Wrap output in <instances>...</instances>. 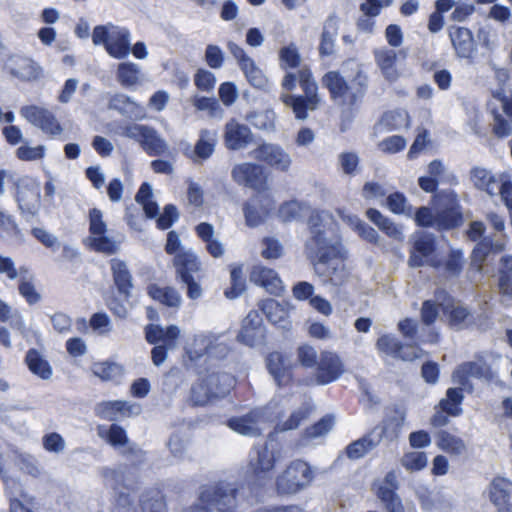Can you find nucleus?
Instances as JSON below:
<instances>
[{"label":"nucleus","mask_w":512,"mask_h":512,"mask_svg":"<svg viewBox=\"0 0 512 512\" xmlns=\"http://www.w3.org/2000/svg\"><path fill=\"white\" fill-rule=\"evenodd\" d=\"M301 56L294 44L284 46L279 50L280 68L286 71L281 86L286 91H293L299 83L303 95L282 94L280 100L290 107L298 120H305L308 111L316 110L321 103L318 85L308 65L300 66Z\"/></svg>","instance_id":"obj_1"},{"label":"nucleus","mask_w":512,"mask_h":512,"mask_svg":"<svg viewBox=\"0 0 512 512\" xmlns=\"http://www.w3.org/2000/svg\"><path fill=\"white\" fill-rule=\"evenodd\" d=\"M397 328L405 339L413 342L403 343L391 334H383L377 339L376 348L381 353L405 362H413L425 353L421 344L439 341V333L434 329L428 332L426 338L418 337V323L410 317L400 320Z\"/></svg>","instance_id":"obj_2"},{"label":"nucleus","mask_w":512,"mask_h":512,"mask_svg":"<svg viewBox=\"0 0 512 512\" xmlns=\"http://www.w3.org/2000/svg\"><path fill=\"white\" fill-rule=\"evenodd\" d=\"M368 76L358 71L349 83L337 70L326 72L321 77V85L327 89L332 102L349 111L356 110L368 91Z\"/></svg>","instance_id":"obj_3"},{"label":"nucleus","mask_w":512,"mask_h":512,"mask_svg":"<svg viewBox=\"0 0 512 512\" xmlns=\"http://www.w3.org/2000/svg\"><path fill=\"white\" fill-rule=\"evenodd\" d=\"M104 485L112 491L114 512H135L131 492L137 489V481L125 466L104 467L101 470Z\"/></svg>","instance_id":"obj_4"},{"label":"nucleus","mask_w":512,"mask_h":512,"mask_svg":"<svg viewBox=\"0 0 512 512\" xmlns=\"http://www.w3.org/2000/svg\"><path fill=\"white\" fill-rule=\"evenodd\" d=\"M237 489L226 482L204 485L197 502L183 512H235Z\"/></svg>","instance_id":"obj_5"},{"label":"nucleus","mask_w":512,"mask_h":512,"mask_svg":"<svg viewBox=\"0 0 512 512\" xmlns=\"http://www.w3.org/2000/svg\"><path fill=\"white\" fill-rule=\"evenodd\" d=\"M301 209V204L295 200L286 201L276 209L268 177L264 175V169L258 165V224L274 214L281 221L290 222L300 216Z\"/></svg>","instance_id":"obj_6"},{"label":"nucleus","mask_w":512,"mask_h":512,"mask_svg":"<svg viewBox=\"0 0 512 512\" xmlns=\"http://www.w3.org/2000/svg\"><path fill=\"white\" fill-rule=\"evenodd\" d=\"M315 477L311 465L295 459L275 477L274 490L278 496H293L308 488Z\"/></svg>","instance_id":"obj_7"},{"label":"nucleus","mask_w":512,"mask_h":512,"mask_svg":"<svg viewBox=\"0 0 512 512\" xmlns=\"http://www.w3.org/2000/svg\"><path fill=\"white\" fill-rule=\"evenodd\" d=\"M312 236L306 243V249L311 259L317 260L318 263L325 265H334L333 272L339 266L344 267L346 254L339 244L329 243L325 237L324 231L320 229H313Z\"/></svg>","instance_id":"obj_8"},{"label":"nucleus","mask_w":512,"mask_h":512,"mask_svg":"<svg viewBox=\"0 0 512 512\" xmlns=\"http://www.w3.org/2000/svg\"><path fill=\"white\" fill-rule=\"evenodd\" d=\"M436 229L450 231L464 223L463 209L454 191L441 192L435 196Z\"/></svg>","instance_id":"obj_9"},{"label":"nucleus","mask_w":512,"mask_h":512,"mask_svg":"<svg viewBox=\"0 0 512 512\" xmlns=\"http://www.w3.org/2000/svg\"><path fill=\"white\" fill-rule=\"evenodd\" d=\"M89 232L88 238L89 246L97 251L107 255H112L118 252L119 245L112 238L106 235L108 228L103 219V212L98 208H92L89 211Z\"/></svg>","instance_id":"obj_10"},{"label":"nucleus","mask_w":512,"mask_h":512,"mask_svg":"<svg viewBox=\"0 0 512 512\" xmlns=\"http://www.w3.org/2000/svg\"><path fill=\"white\" fill-rule=\"evenodd\" d=\"M492 97L500 103L501 111L497 108L491 110L493 119L491 130L499 139L512 135V91L507 94L500 88L492 92Z\"/></svg>","instance_id":"obj_11"},{"label":"nucleus","mask_w":512,"mask_h":512,"mask_svg":"<svg viewBox=\"0 0 512 512\" xmlns=\"http://www.w3.org/2000/svg\"><path fill=\"white\" fill-rule=\"evenodd\" d=\"M344 371V362L336 352L322 350L314 369V380L317 385H327L338 380Z\"/></svg>","instance_id":"obj_12"},{"label":"nucleus","mask_w":512,"mask_h":512,"mask_svg":"<svg viewBox=\"0 0 512 512\" xmlns=\"http://www.w3.org/2000/svg\"><path fill=\"white\" fill-rule=\"evenodd\" d=\"M282 458V447L274 439L267 440L258 450V488L265 486L266 479L271 480L276 463Z\"/></svg>","instance_id":"obj_13"},{"label":"nucleus","mask_w":512,"mask_h":512,"mask_svg":"<svg viewBox=\"0 0 512 512\" xmlns=\"http://www.w3.org/2000/svg\"><path fill=\"white\" fill-rule=\"evenodd\" d=\"M294 364L286 353L273 351L266 357V367L280 387H287L294 382Z\"/></svg>","instance_id":"obj_14"},{"label":"nucleus","mask_w":512,"mask_h":512,"mask_svg":"<svg viewBox=\"0 0 512 512\" xmlns=\"http://www.w3.org/2000/svg\"><path fill=\"white\" fill-rule=\"evenodd\" d=\"M20 114L29 123L40 128L44 133L56 136L62 133L63 129L49 110L35 105L22 107Z\"/></svg>","instance_id":"obj_15"},{"label":"nucleus","mask_w":512,"mask_h":512,"mask_svg":"<svg viewBox=\"0 0 512 512\" xmlns=\"http://www.w3.org/2000/svg\"><path fill=\"white\" fill-rule=\"evenodd\" d=\"M398 487L396 473L389 471L384 477L383 484L379 485L375 491L387 512H406L402 500L397 494Z\"/></svg>","instance_id":"obj_16"},{"label":"nucleus","mask_w":512,"mask_h":512,"mask_svg":"<svg viewBox=\"0 0 512 512\" xmlns=\"http://www.w3.org/2000/svg\"><path fill=\"white\" fill-rule=\"evenodd\" d=\"M4 69L12 76L21 80H34L41 74V68L31 58L20 54L10 55L5 63Z\"/></svg>","instance_id":"obj_17"},{"label":"nucleus","mask_w":512,"mask_h":512,"mask_svg":"<svg viewBox=\"0 0 512 512\" xmlns=\"http://www.w3.org/2000/svg\"><path fill=\"white\" fill-rule=\"evenodd\" d=\"M258 160L267 166L285 172L291 165L290 156L282 147L275 144H258Z\"/></svg>","instance_id":"obj_18"},{"label":"nucleus","mask_w":512,"mask_h":512,"mask_svg":"<svg viewBox=\"0 0 512 512\" xmlns=\"http://www.w3.org/2000/svg\"><path fill=\"white\" fill-rule=\"evenodd\" d=\"M7 495L10 500V512H32L25 507L24 502L32 504L34 498L24 491L21 482L18 479L9 477L5 474L1 476Z\"/></svg>","instance_id":"obj_19"},{"label":"nucleus","mask_w":512,"mask_h":512,"mask_svg":"<svg viewBox=\"0 0 512 512\" xmlns=\"http://www.w3.org/2000/svg\"><path fill=\"white\" fill-rule=\"evenodd\" d=\"M253 141V133L251 129L244 125L231 120L225 125L224 142L230 150H240L247 147Z\"/></svg>","instance_id":"obj_20"},{"label":"nucleus","mask_w":512,"mask_h":512,"mask_svg":"<svg viewBox=\"0 0 512 512\" xmlns=\"http://www.w3.org/2000/svg\"><path fill=\"white\" fill-rule=\"evenodd\" d=\"M448 33L456 55L459 58H471L475 49V42L471 30L452 25L449 27Z\"/></svg>","instance_id":"obj_21"},{"label":"nucleus","mask_w":512,"mask_h":512,"mask_svg":"<svg viewBox=\"0 0 512 512\" xmlns=\"http://www.w3.org/2000/svg\"><path fill=\"white\" fill-rule=\"evenodd\" d=\"M105 50L113 58H126L131 50V36L129 30L119 26L112 27V35Z\"/></svg>","instance_id":"obj_22"},{"label":"nucleus","mask_w":512,"mask_h":512,"mask_svg":"<svg viewBox=\"0 0 512 512\" xmlns=\"http://www.w3.org/2000/svg\"><path fill=\"white\" fill-rule=\"evenodd\" d=\"M16 201L22 214L35 216L40 208V189L38 185L20 186L17 191Z\"/></svg>","instance_id":"obj_23"},{"label":"nucleus","mask_w":512,"mask_h":512,"mask_svg":"<svg viewBox=\"0 0 512 512\" xmlns=\"http://www.w3.org/2000/svg\"><path fill=\"white\" fill-rule=\"evenodd\" d=\"M113 281L119 294L126 299L131 296L133 289V277L125 261L118 258L110 260Z\"/></svg>","instance_id":"obj_24"},{"label":"nucleus","mask_w":512,"mask_h":512,"mask_svg":"<svg viewBox=\"0 0 512 512\" xmlns=\"http://www.w3.org/2000/svg\"><path fill=\"white\" fill-rule=\"evenodd\" d=\"M99 435L107 440L115 448H123L122 453L124 455H135L142 454V451L135 445L130 444L125 430L117 425L112 424L104 434L101 430Z\"/></svg>","instance_id":"obj_25"},{"label":"nucleus","mask_w":512,"mask_h":512,"mask_svg":"<svg viewBox=\"0 0 512 512\" xmlns=\"http://www.w3.org/2000/svg\"><path fill=\"white\" fill-rule=\"evenodd\" d=\"M406 419V409L400 405H393L389 408V413L383 420L381 436L396 439L404 425Z\"/></svg>","instance_id":"obj_26"},{"label":"nucleus","mask_w":512,"mask_h":512,"mask_svg":"<svg viewBox=\"0 0 512 512\" xmlns=\"http://www.w3.org/2000/svg\"><path fill=\"white\" fill-rule=\"evenodd\" d=\"M216 143V132L207 129L201 130L199 139L189 157L195 163L207 160L214 153Z\"/></svg>","instance_id":"obj_27"},{"label":"nucleus","mask_w":512,"mask_h":512,"mask_svg":"<svg viewBox=\"0 0 512 512\" xmlns=\"http://www.w3.org/2000/svg\"><path fill=\"white\" fill-rule=\"evenodd\" d=\"M219 336L213 333L200 334L194 339L196 344H200L202 348L199 351H194L195 357H201L202 355L208 354L218 358L225 357L229 352L227 344L218 343Z\"/></svg>","instance_id":"obj_28"},{"label":"nucleus","mask_w":512,"mask_h":512,"mask_svg":"<svg viewBox=\"0 0 512 512\" xmlns=\"http://www.w3.org/2000/svg\"><path fill=\"white\" fill-rule=\"evenodd\" d=\"M338 34V21L335 16H330L324 22L320 36L318 52L321 58L331 56L335 50V39Z\"/></svg>","instance_id":"obj_29"},{"label":"nucleus","mask_w":512,"mask_h":512,"mask_svg":"<svg viewBox=\"0 0 512 512\" xmlns=\"http://www.w3.org/2000/svg\"><path fill=\"white\" fill-rule=\"evenodd\" d=\"M512 481L502 476H495L489 485V499L498 509L511 503Z\"/></svg>","instance_id":"obj_30"},{"label":"nucleus","mask_w":512,"mask_h":512,"mask_svg":"<svg viewBox=\"0 0 512 512\" xmlns=\"http://www.w3.org/2000/svg\"><path fill=\"white\" fill-rule=\"evenodd\" d=\"M258 286L262 287L268 294L281 296L285 287L279 274L272 268L258 265Z\"/></svg>","instance_id":"obj_31"},{"label":"nucleus","mask_w":512,"mask_h":512,"mask_svg":"<svg viewBox=\"0 0 512 512\" xmlns=\"http://www.w3.org/2000/svg\"><path fill=\"white\" fill-rule=\"evenodd\" d=\"M145 339L148 343L158 345L159 342H173L176 341L180 335V329L176 325H169L163 328L160 325L148 324L144 328Z\"/></svg>","instance_id":"obj_32"},{"label":"nucleus","mask_w":512,"mask_h":512,"mask_svg":"<svg viewBox=\"0 0 512 512\" xmlns=\"http://www.w3.org/2000/svg\"><path fill=\"white\" fill-rule=\"evenodd\" d=\"M177 276L180 280H188L200 269V263L192 251H182L174 258Z\"/></svg>","instance_id":"obj_33"},{"label":"nucleus","mask_w":512,"mask_h":512,"mask_svg":"<svg viewBox=\"0 0 512 512\" xmlns=\"http://www.w3.org/2000/svg\"><path fill=\"white\" fill-rule=\"evenodd\" d=\"M25 362L32 374L42 380H49L53 375L50 363L36 349H29L25 356Z\"/></svg>","instance_id":"obj_34"},{"label":"nucleus","mask_w":512,"mask_h":512,"mask_svg":"<svg viewBox=\"0 0 512 512\" xmlns=\"http://www.w3.org/2000/svg\"><path fill=\"white\" fill-rule=\"evenodd\" d=\"M448 324L458 329L468 328L475 323V319L467 307L461 305H446L443 308Z\"/></svg>","instance_id":"obj_35"},{"label":"nucleus","mask_w":512,"mask_h":512,"mask_svg":"<svg viewBox=\"0 0 512 512\" xmlns=\"http://www.w3.org/2000/svg\"><path fill=\"white\" fill-rule=\"evenodd\" d=\"M464 401L463 388H448L445 398L439 401L438 408L443 410L447 415L458 417L463 413L462 403Z\"/></svg>","instance_id":"obj_36"},{"label":"nucleus","mask_w":512,"mask_h":512,"mask_svg":"<svg viewBox=\"0 0 512 512\" xmlns=\"http://www.w3.org/2000/svg\"><path fill=\"white\" fill-rule=\"evenodd\" d=\"M140 145L150 156H160L169 152L167 142L151 127H148L140 140Z\"/></svg>","instance_id":"obj_37"},{"label":"nucleus","mask_w":512,"mask_h":512,"mask_svg":"<svg viewBox=\"0 0 512 512\" xmlns=\"http://www.w3.org/2000/svg\"><path fill=\"white\" fill-rule=\"evenodd\" d=\"M228 50L233 55V57L236 59L240 69L245 74L247 80L252 86H255L256 84V70H255V64L254 60L249 57L246 52L235 44L234 42H229Z\"/></svg>","instance_id":"obj_38"},{"label":"nucleus","mask_w":512,"mask_h":512,"mask_svg":"<svg viewBox=\"0 0 512 512\" xmlns=\"http://www.w3.org/2000/svg\"><path fill=\"white\" fill-rule=\"evenodd\" d=\"M436 250L435 241L432 238H420L415 241L411 255L409 257V265L411 267H421L425 264V258L431 256Z\"/></svg>","instance_id":"obj_39"},{"label":"nucleus","mask_w":512,"mask_h":512,"mask_svg":"<svg viewBox=\"0 0 512 512\" xmlns=\"http://www.w3.org/2000/svg\"><path fill=\"white\" fill-rule=\"evenodd\" d=\"M134 406L123 400L107 401L98 406V415L106 420L115 421L119 415H131Z\"/></svg>","instance_id":"obj_40"},{"label":"nucleus","mask_w":512,"mask_h":512,"mask_svg":"<svg viewBox=\"0 0 512 512\" xmlns=\"http://www.w3.org/2000/svg\"><path fill=\"white\" fill-rule=\"evenodd\" d=\"M227 426L234 432L252 437L256 435V412L250 410L247 414L231 417L227 421Z\"/></svg>","instance_id":"obj_41"},{"label":"nucleus","mask_w":512,"mask_h":512,"mask_svg":"<svg viewBox=\"0 0 512 512\" xmlns=\"http://www.w3.org/2000/svg\"><path fill=\"white\" fill-rule=\"evenodd\" d=\"M470 180L478 190L484 191L491 196L495 194L497 179L489 170L473 167L470 170Z\"/></svg>","instance_id":"obj_42"},{"label":"nucleus","mask_w":512,"mask_h":512,"mask_svg":"<svg viewBox=\"0 0 512 512\" xmlns=\"http://www.w3.org/2000/svg\"><path fill=\"white\" fill-rule=\"evenodd\" d=\"M375 61L386 79L392 81L397 78V54L394 50L384 49L376 51Z\"/></svg>","instance_id":"obj_43"},{"label":"nucleus","mask_w":512,"mask_h":512,"mask_svg":"<svg viewBox=\"0 0 512 512\" xmlns=\"http://www.w3.org/2000/svg\"><path fill=\"white\" fill-rule=\"evenodd\" d=\"M108 108L117 111L125 117H132L137 115L139 105L126 94L115 93L109 97Z\"/></svg>","instance_id":"obj_44"},{"label":"nucleus","mask_w":512,"mask_h":512,"mask_svg":"<svg viewBox=\"0 0 512 512\" xmlns=\"http://www.w3.org/2000/svg\"><path fill=\"white\" fill-rule=\"evenodd\" d=\"M232 179L240 186L256 189V165L252 163H242L233 167L231 171Z\"/></svg>","instance_id":"obj_45"},{"label":"nucleus","mask_w":512,"mask_h":512,"mask_svg":"<svg viewBox=\"0 0 512 512\" xmlns=\"http://www.w3.org/2000/svg\"><path fill=\"white\" fill-rule=\"evenodd\" d=\"M438 448L450 455H460L465 450L464 441L447 430H440L436 435Z\"/></svg>","instance_id":"obj_46"},{"label":"nucleus","mask_w":512,"mask_h":512,"mask_svg":"<svg viewBox=\"0 0 512 512\" xmlns=\"http://www.w3.org/2000/svg\"><path fill=\"white\" fill-rule=\"evenodd\" d=\"M204 381L213 391L215 398L225 396L235 382L234 377L226 372L209 374Z\"/></svg>","instance_id":"obj_47"},{"label":"nucleus","mask_w":512,"mask_h":512,"mask_svg":"<svg viewBox=\"0 0 512 512\" xmlns=\"http://www.w3.org/2000/svg\"><path fill=\"white\" fill-rule=\"evenodd\" d=\"M377 445L378 441H374L370 434H366L348 444L345 448V453L349 459L357 460L367 455Z\"/></svg>","instance_id":"obj_48"},{"label":"nucleus","mask_w":512,"mask_h":512,"mask_svg":"<svg viewBox=\"0 0 512 512\" xmlns=\"http://www.w3.org/2000/svg\"><path fill=\"white\" fill-rule=\"evenodd\" d=\"M140 67L132 62H123L118 65L117 80L125 88L136 86L140 82Z\"/></svg>","instance_id":"obj_49"},{"label":"nucleus","mask_w":512,"mask_h":512,"mask_svg":"<svg viewBox=\"0 0 512 512\" xmlns=\"http://www.w3.org/2000/svg\"><path fill=\"white\" fill-rule=\"evenodd\" d=\"M148 294L154 300L169 307H179L181 304L180 294L172 287L161 288L152 284L148 287Z\"/></svg>","instance_id":"obj_50"},{"label":"nucleus","mask_w":512,"mask_h":512,"mask_svg":"<svg viewBox=\"0 0 512 512\" xmlns=\"http://www.w3.org/2000/svg\"><path fill=\"white\" fill-rule=\"evenodd\" d=\"M259 306L271 324L283 326L282 324L286 321L288 312L279 302L268 299L262 301Z\"/></svg>","instance_id":"obj_51"},{"label":"nucleus","mask_w":512,"mask_h":512,"mask_svg":"<svg viewBox=\"0 0 512 512\" xmlns=\"http://www.w3.org/2000/svg\"><path fill=\"white\" fill-rule=\"evenodd\" d=\"M365 215L387 236L397 237L400 235V231L396 224L390 218L384 216L379 210L375 208H368Z\"/></svg>","instance_id":"obj_52"},{"label":"nucleus","mask_w":512,"mask_h":512,"mask_svg":"<svg viewBox=\"0 0 512 512\" xmlns=\"http://www.w3.org/2000/svg\"><path fill=\"white\" fill-rule=\"evenodd\" d=\"M140 505L143 512H167L164 496L157 489H150L140 497Z\"/></svg>","instance_id":"obj_53"},{"label":"nucleus","mask_w":512,"mask_h":512,"mask_svg":"<svg viewBox=\"0 0 512 512\" xmlns=\"http://www.w3.org/2000/svg\"><path fill=\"white\" fill-rule=\"evenodd\" d=\"M493 249V241L491 238H483L480 240L471 253V268H473L476 272H481L484 266V263Z\"/></svg>","instance_id":"obj_54"},{"label":"nucleus","mask_w":512,"mask_h":512,"mask_svg":"<svg viewBox=\"0 0 512 512\" xmlns=\"http://www.w3.org/2000/svg\"><path fill=\"white\" fill-rule=\"evenodd\" d=\"M310 413L311 408L308 406L301 407L293 411L285 421H279L276 423L274 432L280 433L297 429L303 421L308 419Z\"/></svg>","instance_id":"obj_55"},{"label":"nucleus","mask_w":512,"mask_h":512,"mask_svg":"<svg viewBox=\"0 0 512 512\" xmlns=\"http://www.w3.org/2000/svg\"><path fill=\"white\" fill-rule=\"evenodd\" d=\"M255 319L256 314L253 311L249 312L248 315L243 319L241 329L237 335L238 342L249 347H254L256 343Z\"/></svg>","instance_id":"obj_56"},{"label":"nucleus","mask_w":512,"mask_h":512,"mask_svg":"<svg viewBox=\"0 0 512 512\" xmlns=\"http://www.w3.org/2000/svg\"><path fill=\"white\" fill-rule=\"evenodd\" d=\"M191 102L198 111H208L209 116L212 118L221 119L224 114V110L220 106L218 100L214 97H205L195 95Z\"/></svg>","instance_id":"obj_57"},{"label":"nucleus","mask_w":512,"mask_h":512,"mask_svg":"<svg viewBox=\"0 0 512 512\" xmlns=\"http://www.w3.org/2000/svg\"><path fill=\"white\" fill-rule=\"evenodd\" d=\"M400 463L406 471L418 472L427 466V454L423 451L406 452L403 454Z\"/></svg>","instance_id":"obj_58"},{"label":"nucleus","mask_w":512,"mask_h":512,"mask_svg":"<svg viewBox=\"0 0 512 512\" xmlns=\"http://www.w3.org/2000/svg\"><path fill=\"white\" fill-rule=\"evenodd\" d=\"M386 206L393 214L412 216V206L408 205L407 197L400 191L390 193L386 197Z\"/></svg>","instance_id":"obj_59"},{"label":"nucleus","mask_w":512,"mask_h":512,"mask_svg":"<svg viewBox=\"0 0 512 512\" xmlns=\"http://www.w3.org/2000/svg\"><path fill=\"white\" fill-rule=\"evenodd\" d=\"M333 424L334 417L327 414L312 425L307 426L303 431V437L307 440H311L323 436L332 429Z\"/></svg>","instance_id":"obj_60"},{"label":"nucleus","mask_w":512,"mask_h":512,"mask_svg":"<svg viewBox=\"0 0 512 512\" xmlns=\"http://www.w3.org/2000/svg\"><path fill=\"white\" fill-rule=\"evenodd\" d=\"M297 363L304 369H315L319 355L309 344H302L296 350Z\"/></svg>","instance_id":"obj_61"},{"label":"nucleus","mask_w":512,"mask_h":512,"mask_svg":"<svg viewBox=\"0 0 512 512\" xmlns=\"http://www.w3.org/2000/svg\"><path fill=\"white\" fill-rule=\"evenodd\" d=\"M214 397L213 391L204 380L191 387L190 401L194 406H204Z\"/></svg>","instance_id":"obj_62"},{"label":"nucleus","mask_w":512,"mask_h":512,"mask_svg":"<svg viewBox=\"0 0 512 512\" xmlns=\"http://www.w3.org/2000/svg\"><path fill=\"white\" fill-rule=\"evenodd\" d=\"M92 371L95 376L107 381L121 376L123 369L116 363L102 362L94 364Z\"/></svg>","instance_id":"obj_63"},{"label":"nucleus","mask_w":512,"mask_h":512,"mask_svg":"<svg viewBox=\"0 0 512 512\" xmlns=\"http://www.w3.org/2000/svg\"><path fill=\"white\" fill-rule=\"evenodd\" d=\"M261 245V256L266 260L279 259L283 254V246L276 238L264 237Z\"/></svg>","instance_id":"obj_64"}]
</instances>
